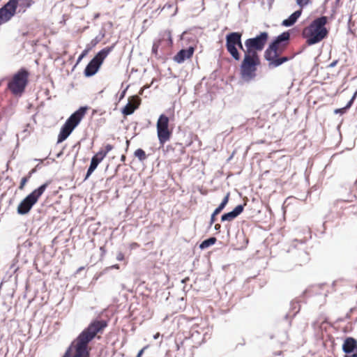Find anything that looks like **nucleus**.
Returning <instances> with one entry per match:
<instances>
[{
  "label": "nucleus",
  "instance_id": "f257e3e1",
  "mask_svg": "<svg viewBox=\"0 0 357 357\" xmlns=\"http://www.w3.org/2000/svg\"><path fill=\"white\" fill-rule=\"evenodd\" d=\"M107 324L105 320L95 319L74 340L75 354L78 356L88 357L89 356V343L98 333H102Z\"/></svg>",
  "mask_w": 357,
  "mask_h": 357
},
{
  "label": "nucleus",
  "instance_id": "f03ea898",
  "mask_svg": "<svg viewBox=\"0 0 357 357\" xmlns=\"http://www.w3.org/2000/svg\"><path fill=\"white\" fill-rule=\"evenodd\" d=\"M327 21V17L321 16L314 20L310 26L304 29L303 34L309 45L318 43L327 36L328 31L325 27Z\"/></svg>",
  "mask_w": 357,
  "mask_h": 357
},
{
  "label": "nucleus",
  "instance_id": "7ed1b4c3",
  "mask_svg": "<svg viewBox=\"0 0 357 357\" xmlns=\"http://www.w3.org/2000/svg\"><path fill=\"white\" fill-rule=\"evenodd\" d=\"M29 71L22 68L15 73L11 79L8 82L7 88L12 94L16 97H20L24 93L29 83Z\"/></svg>",
  "mask_w": 357,
  "mask_h": 357
},
{
  "label": "nucleus",
  "instance_id": "20e7f679",
  "mask_svg": "<svg viewBox=\"0 0 357 357\" xmlns=\"http://www.w3.org/2000/svg\"><path fill=\"white\" fill-rule=\"evenodd\" d=\"M86 110L87 107H81L78 110L70 115L61 128L57 143H61L68 138L73 130L79 123Z\"/></svg>",
  "mask_w": 357,
  "mask_h": 357
},
{
  "label": "nucleus",
  "instance_id": "39448f33",
  "mask_svg": "<svg viewBox=\"0 0 357 357\" xmlns=\"http://www.w3.org/2000/svg\"><path fill=\"white\" fill-rule=\"evenodd\" d=\"M268 39V33L266 31L260 33L256 37L247 39L245 41V54L252 56V57H259L257 52H260L264 48Z\"/></svg>",
  "mask_w": 357,
  "mask_h": 357
},
{
  "label": "nucleus",
  "instance_id": "423d86ee",
  "mask_svg": "<svg viewBox=\"0 0 357 357\" xmlns=\"http://www.w3.org/2000/svg\"><path fill=\"white\" fill-rule=\"evenodd\" d=\"M48 184V183L43 184L27 195L18 205L17 208V213L20 215L27 214L33 206L38 202V198L43 194Z\"/></svg>",
  "mask_w": 357,
  "mask_h": 357
},
{
  "label": "nucleus",
  "instance_id": "0eeeda50",
  "mask_svg": "<svg viewBox=\"0 0 357 357\" xmlns=\"http://www.w3.org/2000/svg\"><path fill=\"white\" fill-rule=\"evenodd\" d=\"M259 63V57L244 54V59L241 65V75L243 80L249 82L256 76V66Z\"/></svg>",
  "mask_w": 357,
  "mask_h": 357
},
{
  "label": "nucleus",
  "instance_id": "6e6552de",
  "mask_svg": "<svg viewBox=\"0 0 357 357\" xmlns=\"http://www.w3.org/2000/svg\"><path fill=\"white\" fill-rule=\"evenodd\" d=\"M113 47H107L100 50L88 63L84 69V75L91 77L94 75L100 68L104 59L112 50Z\"/></svg>",
  "mask_w": 357,
  "mask_h": 357
},
{
  "label": "nucleus",
  "instance_id": "1a4fd4ad",
  "mask_svg": "<svg viewBox=\"0 0 357 357\" xmlns=\"http://www.w3.org/2000/svg\"><path fill=\"white\" fill-rule=\"evenodd\" d=\"M169 118L165 114H161L157 121V135L161 146L171 138L172 131L169 129Z\"/></svg>",
  "mask_w": 357,
  "mask_h": 357
},
{
  "label": "nucleus",
  "instance_id": "9d476101",
  "mask_svg": "<svg viewBox=\"0 0 357 357\" xmlns=\"http://www.w3.org/2000/svg\"><path fill=\"white\" fill-rule=\"evenodd\" d=\"M242 33L240 32H231L226 36V48L234 59L238 61L240 54L236 48V45L240 43Z\"/></svg>",
  "mask_w": 357,
  "mask_h": 357
},
{
  "label": "nucleus",
  "instance_id": "9b49d317",
  "mask_svg": "<svg viewBox=\"0 0 357 357\" xmlns=\"http://www.w3.org/2000/svg\"><path fill=\"white\" fill-rule=\"evenodd\" d=\"M17 7L16 0H9L0 8V25L8 22L16 14Z\"/></svg>",
  "mask_w": 357,
  "mask_h": 357
},
{
  "label": "nucleus",
  "instance_id": "f8f14e48",
  "mask_svg": "<svg viewBox=\"0 0 357 357\" xmlns=\"http://www.w3.org/2000/svg\"><path fill=\"white\" fill-rule=\"evenodd\" d=\"M278 51L267 48L264 52V58L268 61L269 68H276L289 61L287 56L278 57Z\"/></svg>",
  "mask_w": 357,
  "mask_h": 357
},
{
  "label": "nucleus",
  "instance_id": "ddd939ff",
  "mask_svg": "<svg viewBox=\"0 0 357 357\" xmlns=\"http://www.w3.org/2000/svg\"><path fill=\"white\" fill-rule=\"evenodd\" d=\"M290 34L288 31H284L278 36L269 45L268 49L279 50L280 45L284 47L289 40Z\"/></svg>",
  "mask_w": 357,
  "mask_h": 357
},
{
  "label": "nucleus",
  "instance_id": "4468645a",
  "mask_svg": "<svg viewBox=\"0 0 357 357\" xmlns=\"http://www.w3.org/2000/svg\"><path fill=\"white\" fill-rule=\"evenodd\" d=\"M243 205L239 204L236 206L233 211L225 213L221 216L222 222H231L238 216L243 211Z\"/></svg>",
  "mask_w": 357,
  "mask_h": 357
},
{
  "label": "nucleus",
  "instance_id": "2eb2a0df",
  "mask_svg": "<svg viewBox=\"0 0 357 357\" xmlns=\"http://www.w3.org/2000/svg\"><path fill=\"white\" fill-rule=\"evenodd\" d=\"M194 47H190L187 50H180L174 56V61L178 63H183L185 59L190 58L194 53Z\"/></svg>",
  "mask_w": 357,
  "mask_h": 357
},
{
  "label": "nucleus",
  "instance_id": "dca6fc26",
  "mask_svg": "<svg viewBox=\"0 0 357 357\" xmlns=\"http://www.w3.org/2000/svg\"><path fill=\"white\" fill-rule=\"evenodd\" d=\"M343 351L346 354H351L357 350V341L353 337H347L342 345Z\"/></svg>",
  "mask_w": 357,
  "mask_h": 357
},
{
  "label": "nucleus",
  "instance_id": "f3484780",
  "mask_svg": "<svg viewBox=\"0 0 357 357\" xmlns=\"http://www.w3.org/2000/svg\"><path fill=\"white\" fill-rule=\"evenodd\" d=\"M133 103L131 104L130 102L123 108L122 113L124 115H130L138 107L140 103V99L137 96L132 98Z\"/></svg>",
  "mask_w": 357,
  "mask_h": 357
},
{
  "label": "nucleus",
  "instance_id": "a211bd4d",
  "mask_svg": "<svg viewBox=\"0 0 357 357\" xmlns=\"http://www.w3.org/2000/svg\"><path fill=\"white\" fill-rule=\"evenodd\" d=\"M301 14L302 9L295 11L287 19L282 21V25L287 27L294 25Z\"/></svg>",
  "mask_w": 357,
  "mask_h": 357
},
{
  "label": "nucleus",
  "instance_id": "6ab92c4d",
  "mask_svg": "<svg viewBox=\"0 0 357 357\" xmlns=\"http://www.w3.org/2000/svg\"><path fill=\"white\" fill-rule=\"evenodd\" d=\"M100 162L98 161L97 158H94L93 157L91 158V164L87 170L84 180H86L91 175V174L95 171V169L97 168Z\"/></svg>",
  "mask_w": 357,
  "mask_h": 357
},
{
  "label": "nucleus",
  "instance_id": "aec40b11",
  "mask_svg": "<svg viewBox=\"0 0 357 357\" xmlns=\"http://www.w3.org/2000/svg\"><path fill=\"white\" fill-rule=\"evenodd\" d=\"M16 1L17 6L20 8L19 12L22 10L23 13L33 3V0H16Z\"/></svg>",
  "mask_w": 357,
  "mask_h": 357
},
{
  "label": "nucleus",
  "instance_id": "412c9836",
  "mask_svg": "<svg viewBox=\"0 0 357 357\" xmlns=\"http://www.w3.org/2000/svg\"><path fill=\"white\" fill-rule=\"evenodd\" d=\"M357 96V91L354 93L352 98H351V100L348 102V103L347 104V105L342 108H340V109H335L334 111V113L335 114H344L346 112V111L350 108L354 102V100H355V98H356Z\"/></svg>",
  "mask_w": 357,
  "mask_h": 357
},
{
  "label": "nucleus",
  "instance_id": "4be33fe9",
  "mask_svg": "<svg viewBox=\"0 0 357 357\" xmlns=\"http://www.w3.org/2000/svg\"><path fill=\"white\" fill-rule=\"evenodd\" d=\"M216 241L217 240L215 237H210L201 243V244L199 245V248L202 250H204L208 248L209 246L215 244Z\"/></svg>",
  "mask_w": 357,
  "mask_h": 357
},
{
  "label": "nucleus",
  "instance_id": "5701e85b",
  "mask_svg": "<svg viewBox=\"0 0 357 357\" xmlns=\"http://www.w3.org/2000/svg\"><path fill=\"white\" fill-rule=\"evenodd\" d=\"M134 155L136 158L139 159V161L143 162L146 159V155L145 151L142 149H137Z\"/></svg>",
  "mask_w": 357,
  "mask_h": 357
},
{
  "label": "nucleus",
  "instance_id": "b1692460",
  "mask_svg": "<svg viewBox=\"0 0 357 357\" xmlns=\"http://www.w3.org/2000/svg\"><path fill=\"white\" fill-rule=\"evenodd\" d=\"M223 209L219 206L215 209L213 213L211 214L210 219V225H212L215 221V216L218 215Z\"/></svg>",
  "mask_w": 357,
  "mask_h": 357
},
{
  "label": "nucleus",
  "instance_id": "393cba45",
  "mask_svg": "<svg viewBox=\"0 0 357 357\" xmlns=\"http://www.w3.org/2000/svg\"><path fill=\"white\" fill-rule=\"evenodd\" d=\"M107 155L106 153L103 151H98L94 156V158H97L98 161L101 162L104 158Z\"/></svg>",
  "mask_w": 357,
  "mask_h": 357
},
{
  "label": "nucleus",
  "instance_id": "a878e982",
  "mask_svg": "<svg viewBox=\"0 0 357 357\" xmlns=\"http://www.w3.org/2000/svg\"><path fill=\"white\" fill-rule=\"evenodd\" d=\"M229 193H227V195L223 198L220 204L219 205V206L220 208H222V209H224L225 206L227 204L228 201H229Z\"/></svg>",
  "mask_w": 357,
  "mask_h": 357
},
{
  "label": "nucleus",
  "instance_id": "bb28decb",
  "mask_svg": "<svg viewBox=\"0 0 357 357\" xmlns=\"http://www.w3.org/2000/svg\"><path fill=\"white\" fill-rule=\"evenodd\" d=\"M159 42H155L153 44V47H152V52L154 54H157V52H158V50L159 48Z\"/></svg>",
  "mask_w": 357,
  "mask_h": 357
},
{
  "label": "nucleus",
  "instance_id": "cd10ccee",
  "mask_svg": "<svg viewBox=\"0 0 357 357\" xmlns=\"http://www.w3.org/2000/svg\"><path fill=\"white\" fill-rule=\"evenodd\" d=\"M297 4L303 8V6H306L309 3V0H296Z\"/></svg>",
  "mask_w": 357,
  "mask_h": 357
},
{
  "label": "nucleus",
  "instance_id": "c85d7f7f",
  "mask_svg": "<svg viewBox=\"0 0 357 357\" xmlns=\"http://www.w3.org/2000/svg\"><path fill=\"white\" fill-rule=\"evenodd\" d=\"M27 181H28V178L27 177H23L21 179V182H20V185L19 186V188L20 190H22L24 188V186L25 185V184L26 183Z\"/></svg>",
  "mask_w": 357,
  "mask_h": 357
},
{
  "label": "nucleus",
  "instance_id": "c756f323",
  "mask_svg": "<svg viewBox=\"0 0 357 357\" xmlns=\"http://www.w3.org/2000/svg\"><path fill=\"white\" fill-rule=\"evenodd\" d=\"M89 50H90V48H87L82 52V53L79 55V56L77 59L78 62L80 61L87 54Z\"/></svg>",
  "mask_w": 357,
  "mask_h": 357
},
{
  "label": "nucleus",
  "instance_id": "7c9ffc66",
  "mask_svg": "<svg viewBox=\"0 0 357 357\" xmlns=\"http://www.w3.org/2000/svg\"><path fill=\"white\" fill-rule=\"evenodd\" d=\"M124 259V255L121 252H119L116 255V259L118 261H123Z\"/></svg>",
  "mask_w": 357,
  "mask_h": 357
},
{
  "label": "nucleus",
  "instance_id": "2f4dec72",
  "mask_svg": "<svg viewBox=\"0 0 357 357\" xmlns=\"http://www.w3.org/2000/svg\"><path fill=\"white\" fill-rule=\"evenodd\" d=\"M112 149H113L112 145H111V144H107V145L105 146V153H106V154H107V153H108L109 151H110L111 150H112Z\"/></svg>",
  "mask_w": 357,
  "mask_h": 357
},
{
  "label": "nucleus",
  "instance_id": "473e14b6",
  "mask_svg": "<svg viewBox=\"0 0 357 357\" xmlns=\"http://www.w3.org/2000/svg\"><path fill=\"white\" fill-rule=\"evenodd\" d=\"M344 357H357V350H356V352L351 353V354H347V355H345Z\"/></svg>",
  "mask_w": 357,
  "mask_h": 357
},
{
  "label": "nucleus",
  "instance_id": "72a5a7b5",
  "mask_svg": "<svg viewBox=\"0 0 357 357\" xmlns=\"http://www.w3.org/2000/svg\"><path fill=\"white\" fill-rule=\"evenodd\" d=\"M112 268L119 269V264L112 265V266H111L109 267L106 268L105 271H107L108 269H112Z\"/></svg>",
  "mask_w": 357,
  "mask_h": 357
},
{
  "label": "nucleus",
  "instance_id": "f704fd0d",
  "mask_svg": "<svg viewBox=\"0 0 357 357\" xmlns=\"http://www.w3.org/2000/svg\"><path fill=\"white\" fill-rule=\"evenodd\" d=\"M337 63H338V60H335L328 65V67L333 68L337 64Z\"/></svg>",
  "mask_w": 357,
  "mask_h": 357
},
{
  "label": "nucleus",
  "instance_id": "c9c22d12",
  "mask_svg": "<svg viewBox=\"0 0 357 357\" xmlns=\"http://www.w3.org/2000/svg\"><path fill=\"white\" fill-rule=\"evenodd\" d=\"M236 46H238L241 50H242L245 52V50L244 49V47L243 46V44H242V42H241V38H240V43H238L236 45Z\"/></svg>",
  "mask_w": 357,
  "mask_h": 357
},
{
  "label": "nucleus",
  "instance_id": "e433bc0d",
  "mask_svg": "<svg viewBox=\"0 0 357 357\" xmlns=\"http://www.w3.org/2000/svg\"><path fill=\"white\" fill-rule=\"evenodd\" d=\"M268 4V8L271 9L272 7V5L274 2V0H267Z\"/></svg>",
  "mask_w": 357,
  "mask_h": 357
},
{
  "label": "nucleus",
  "instance_id": "4c0bfd02",
  "mask_svg": "<svg viewBox=\"0 0 357 357\" xmlns=\"http://www.w3.org/2000/svg\"><path fill=\"white\" fill-rule=\"evenodd\" d=\"M214 228L216 231H220L221 225L220 224H216V225H215Z\"/></svg>",
  "mask_w": 357,
  "mask_h": 357
},
{
  "label": "nucleus",
  "instance_id": "58836bf2",
  "mask_svg": "<svg viewBox=\"0 0 357 357\" xmlns=\"http://www.w3.org/2000/svg\"><path fill=\"white\" fill-rule=\"evenodd\" d=\"M144 352V349H141L139 353L137 354V356L136 357H141L142 354H143Z\"/></svg>",
  "mask_w": 357,
  "mask_h": 357
},
{
  "label": "nucleus",
  "instance_id": "ea45409f",
  "mask_svg": "<svg viewBox=\"0 0 357 357\" xmlns=\"http://www.w3.org/2000/svg\"><path fill=\"white\" fill-rule=\"evenodd\" d=\"M125 93H126V90H124V91L121 93V96H120V100H121V99H122V98L124 97Z\"/></svg>",
  "mask_w": 357,
  "mask_h": 357
},
{
  "label": "nucleus",
  "instance_id": "a19ab883",
  "mask_svg": "<svg viewBox=\"0 0 357 357\" xmlns=\"http://www.w3.org/2000/svg\"><path fill=\"white\" fill-rule=\"evenodd\" d=\"M125 160H126V155H122L121 157V162H125Z\"/></svg>",
  "mask_w": 357,
  "mask_h": 357
},
{
  "label": "nucleus",
  "instance_id": "79ce46f5",
  "mask_svg": "<svg viewBox=\"0 0 357 357\" xmlns=\"http://www.w3.org/2000/svg\"><path fill=\"white\" fill-rule=\"evenodd\" d=\"M63 357H70L69 351H67Z\"/></svg>",
  "mask_w": 357,
  "mask_h": 357
},
{
  "label": "nucleus",
  "instance_id": "37998d69",
  "mask_svg": "<svg viewBox=\"0 0 357 357\" xmlns=\"http://www.w3.org/2000/svg\"><path fill=\"white\" fill-rule=\"evenodd\" d=\"M160 334L159 333H157L154 335V339H157L158 337H159Z\"/></svg>",
  "mask_w": 357,
  "mask_h": 357
},
{
  "label": "nucleus",
  "instance_id": "c03bdc74",
  "mask_svg": "<svg viewBox=\"0 0 357 357\" xmlns=\"http://www.w3.org/2000/svg\"><path fill=\"white\" fill-rule=\"evenodd\" d=\"M91 43H92L93 45H96V43H97V42H96V41H94V40H92V42H91Z\"/></svg>",
  "mask_w": 357,
  "mask_h": 357
},
{
  "label": "nucleus",
  "instance_id": "a18cd8bd",
  "mask_svg": "<svg viewBox=\"0 0 357 357\" xmlns=\"http://www.w3.org/2000/svg\"><path fill=\"white\" fill-rule=\"evenodd\" d=\"M126 143H127V145H128V144H129V141H128V140H127V141H126Z\"/></svg>",
  "mask_w": 357,
  "mask_h": 357
}]
</instances>
